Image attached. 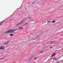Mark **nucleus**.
I'll use <instances>...</instances> for the list:
<instances>
[{"label":"nucleus","instance_id":"obj_1","mask_svg":"<svg viewBox=\"0 0 63 63\" xmlns=\"http://www.w3.org/2000/svg\"><path fill=\"white\" fill-rule=\"evenodd\" d=\"M27 19V18H25L23 20L19 23L17 25H19V24H23V22L24 21V20Z\"/></svg>","mask_w":63,"mask_h":63},{"label":"nucleus","instance_id":"obj_2","mask_svg":"<svg viewBox=\"0 0 63 63\" xmlns=\"http://www.w3.org/2000/svg\"><path fill=\"white\" fill-rule=\"evenodd\" d=\"M9 31V33H12V32H14V30L11 29Z\"/></svg>","mask_w":63,"mask_h":63},{"label":"nucleus","instance_id":"obj_3","mask_svg":"<svg viewBox=\"0 0 63 63\" xmlns=\"http://www.w3.org/2000/svg\"><path fill=\"white\" fill-rule=\"evenodd\" d=\"M54 41H53L52 42H49L47 43H46L45 44H44V45H46V44H51V43L53 42H54Z\"/></svg>","mask_w":63,"mask_h":63},{"label":"nucleus","instance_id":"obj_4","mask_svg":"<svg viewBox=\"0 0 63 63\" xmlns=\"http://www.w3.org/2000/svg\"><path fill=\"white\" fill-rule=\"evenodd\" d=\"M9 42H6L4 44V45H8V44H9Z\"/></svg>","mask_w":63,"mask_h":63},{"label":"nucleus","instance_id":"obj_5","mask_svg":"<svg viewBox=\"0 0 63 63\" xmlns=\"http://www.w3.org/2000/svg\"><path fill=\"white\" fill-rule=\"evenodd\" d=\"M56 54V53H54V54H53L51 56V57H53V56H55V55Z\"/></svg>","mask_w":63,"mask_h":63},{"label":"nucleus","instance_id":"obj_6","mask_svg":"<svg viewBox=\"0 0 63 63\" xmlns=\"http://www.w3.org/2000/svg\"><path fill=\"white\" fill-rule=\"evenodd\" d=\"M35 39H32L31 40H29V41L28 42H32V41H33V40H35Z\"/></svg>","mask_w":63,"mask_h":63},{"label":"nucleus","instance_id":"obj_7","mask_svg":"<svg viewBox=\"0 0 63 63\" xmlns=\"http://www.w3.org/2000/svg\"><path fill=\"white\" fill-rule=\"evenodd\" d=\"M10 33L9 32V31H8L5 32V34H7V33Z\"/></svg>","mask_w":63,"mask_h":63},{"label":"nucleus","instance_id":"obj_8","mask_svg":"<svg viewBox=\"0 0 63 63\" xmlns=\"http://www.w3.org/2000/svg\"><path fill=\"white\" fill-rule=\"evenodd\" d=\"M38 1H39V0H35V1H34V2H35V3H37V2H38Z\"/></svg>","mask_w":63,"mask_h":63},{"label":"nucleus","instance_id":"obj_9","mask_svg":"<svg viewBox=\"0 0 63 63\" xmlns=\"http://www.w3.org/2000/svg\"><path fill=\"white\" fill-rule=\"evenodd\" d=\"M4 58H5V57H3V58L0 59V60H2V59H4Z\"/></svg>","mask_w":63,"mask_h":63},{"label":"nucleus","instance_id":"obj_10","mask_svg":"<svg viewBox=\"0 0 63 63\" xmlns=\"http://www.w3.org/2000/svg\"><path fill=\"white\" fill-rule=\"evenodd\" d=\"M50 22H51V21H47V23H50Z\"/></svg>","mask_w":63,"mask_h":63},{"label":"nucleus","instance_id":"obj_11","mask_svg":"<svg viewBox=\"0 0 63 63\" xmlns=\"http://www.w3.org/2000/svg\"><path fill=\"white\" fill-rule=\"evenodd\" d=\"M17 31V29H14L13 30V32H14V31Z\"/></svg>","mask_w":63,"mask_h":63},{"label":"nucleus","instance_id":"obj_12","mask_svg":"<svg viewBox=\"0 0 63 63\" xmlns=\"http://www.w3.org/2000/svg\"><path fill=\"white\" fill-rule=\"evenodd\" d=\"M34 56L32 58H31L30 59H29L30 60H32V58H33V57H34Z\"/></svg>","mask_w":63,"mask_h":63},{"label":"nucleus","instance_id":"obj_13","mask_svg":"<svg viewBox=\"0 0 63 63\" xmlns=\"http://www.w3.org/2000/svg\"><path fill=\"white\" fill-rule=\"evenodd\" d=\"M30 61V60L29 59H28L26 60L27 62H28V61Z\"/></svg>","mask_w":63,"mask_h":63},{"label":"nucleus","instance_id":"obj_14","mask_svg":"<svg viewBox=\"0 0 63 63\" xmlns=\"http://www.w3.org/2000/svg\"><path fill=\"white\" fill-rule=\"evenodd\" d=\"M53 60H55V61H56V60H57V58H54Z\"/></svg>","mask_w":63,"mask_h":63},{"label":"nucleus","instance_id":"obj_15","mask_svg":"<svg viewBox=\"0 0 63 63\" xmlns=\"http://www.w3.org/2000/svg\"><path fill=\"white\" fill-rule=\"evenodd\" d=\"M35 2L34 1L31 4L32 5L33 4H35Z\"/></svg>","mask_w":63,"mask_h":63},{"label":"nucleus","instance_id":"obj_16","mask_svg":"<svg viewBox=\"0 0 63 63\" xmlns=\"http://www.w3.org/2000/svg\"><path fill=\"white\" fill-rule=\"evenodd\" d=\"M2 49H4V47H1Z\"/></svg>","mask_w":63,"mask_h":63},{"label":"nucleus","instance_id":"obj_17","mask_svg":"<svg viewBox=\"0 0 63 63\" xmlns=\"http://www.w3.org/2000/svg\"><path fill=\"white\" fill-rule=\"evenodd\" d=\"M3 22H1L0 23V25H1V24H2V23H3Z\"/></svg>","mask_w":63,"mask_h":63},{"label":"nucleus","instance_id":"obj_18","mask_svg":"<svg viewBox=\"0 0 63 63\" xmlns=\"http://www.w3.org/2000/svg\"><path fill=\"white\" fill-rule=\"evenodd\" d=\"M13 34H10V36H13Z\"/></svg>","mask_w":63,"mask_h":63},{"label":"nucleus","instance_id":"obj_19","mask_svg":"<svg viewBox=\"0 0 63 63\" xmlns=\"http://www.w3.org/2000/svg\"><path fill=\"white\" fill-rule=\"evenodd\" d=\"M54 22H55V21H53L52 22V23H54Z\"/></svg>","mask_w":63,"mask_h":63},{"label":"nucleus","instance_id":"obj_20","mask_svg":"<svg viewBox=\"0 0 63 63\" xmlns=\"http://www.w3.org/2000/svg\"><path fill=\"white\" fill-rule=\"evenodd\" d=\"M43 53V51H42L40 52V53Z\"/></svg>","mask_w":63,"mask_h":63},{"label":"nucleus","instance_id":"obj_21","mask_svg":"<svg viewBox=\"0 0 63 63\" xmlns=\"http://www.w3.org/2000/svg\"><path fill=\"white\" fill-rule=\"evenodd\" d=\"M34 59H35V60H36V59H37V58H34Z\"/></svg>","mask_w":63,"mask_h":63},{"label":"nucleus","instance_id":"obj_22","mask_svg":"<svg viewBox=\"0 0 63 63\" xmlns=\"http://www.w3.org/2000/svg\"><path fill=\"white\" fill-rule=\"evenodd\" d=\"M26 24H24L23 25H26Z\"/></svg>","mask_w":63,"mask_h":63},{"label":"nucleus","instance_id":"obj_23","mask_svg":"<svg viewBox=\"0 0 63 63\" xmlns=\"http://www.w3.org/2000/svg\"><path fill=\"white\" fill-rule=\"evenodd\" d=\"M50 47V48H52V46H51Z\"/></svg>","mask_w":63,"mask_h":63},{"label":"nucleus","instance_id":"obj_24","mask_svg":"<svg viewBox=\"0 0 63 63\" xmlns=\"http://www.w3.org/2000/svg\"><path fill=\"white\" fill-rule=\"evenodd\" d=\"M2 47H0V49H2Z\"/></svg>","mask_w":63,"mask_h":63},{"label":"nucleus","instance_id":"obj_25","mask_svg":"<svg viewBox=\"0 0 63 63\" xmlns=\"http://www.w3.org/2000/svg\"><path fill=\"white\" fill-rule=\"evenodd\" d=\"M23 27H21V29H23Z\"/></svg>","mask_w":63,"mask_h":63},{"label":"nucleus","instance_id":"obj_26","mask_svg":"<svg viewBox=\"0 0 63 63\" xmlns=\"http://www.w3.org/2000/svg\"><path fill=\"white\" fill-rule=\"evenodd\" d=\"M28 18V19H31V18H30V17H29Z\"/></svg>","mask_w":63,"mask_h":63},{"label":"nucleus","instance_id":"obj_27","mask_svg":"<svg viewBox=\"0 0 63 63\" xmlns=\"http://www.w3.org/2000/svg\"><path fill=\"white\" fill-rule=\"evenodd\" d=\"M27 23H28V22L27 23H26V24H27Z\"/></svg>","mask_w":63,"mask_h":63},{"label":"nucleus","instance_id":"obj_28","mask_svg":"<svg viewBox=\"0 0 63 63\" xmlns=\"http://www.w3.org/2000/svg\"><path fill=\"white\" fill-rule=\"evenodd\" d=\"M14 19H15L16 18H14Z\"/></svg>","mask_w":63,"mask_h":63},{"label":"nucleus","instance_id":"obj_29","mask_svg":"<svg viewBox=\"0 0 63 63\" xmlns=\"http://www.w3.org/2000/svg\"><path fill=\"white\" fill-rule=\"evenodd\" d=\"M62 61H63V60H62Z\"/></svg>","mask_w":63,"mask_h":63},{"label":"nucleus","instance_id":"obj_30","mask_svg":"<svg viewBox=\"0 0 63 63\" xmlns=\"http://www.w3.org/2000/svg\"><path fill=\"white\" fill-rule=\"evenodd\" d=\"M3 21H5V20H4Z\"/></svg>","mask_w":63,"mask_h":63}]
</instances>
